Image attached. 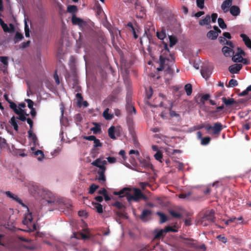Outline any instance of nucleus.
I'll return each instance as SVG.
<instances>
[{
	"label": "nucleus",
	"instance_id": "11",
	"mask_svg": "<svg viewBox=\"0 0 251 251\" xmlns=\"http://www.w3.org/2000/svg\"><path fill=\"white\" fill-rule=\"evenodd\" d=\"M153 233L154 234L153 239L155 240H159L161 238H163L165 236L166 233L165 229H161L160 230L156 229L154 230Z\"/></svg>",
	"mask_w": 251,
	"mask_h": 251
},
{
	"label": "nucleus",
	"instance_id": "28",
	"mask_svg": "<svg viewBox=\"0 0 251 251\" xmlns=\"http://www.w3.org/2000/svg\"><path fill=\"white\" fill-rule=\"evenodd\" d=\"M151 214L152 212L151 210L145 209L142 211L140 218L142 220H145L147 216L151 215Z\"/></svg>",
	"mask_w": 251,
	"mask_h": 251
},
{
	"label": "nucleus",
	"instance_id": "22",
	"mask_svg": "<svg viewBox=\"0 0 251 251\" xmlns=\"http://www.w3.org/2000/svg\"><path fill=\"white\" fill-rule=\"evenodd\" d=\"M240 37L242 38L246 46L250 49H251V40L245 34H241Z\"/></svg>",
	"mask_w": 251,
	"mask_h": 251
},
{
	"label": "nucleus",
	"instance_id": "36",
	"mask_svg": "<svg viewBox=\"0 0 251 251\" xmlns=\"http://www.w3.org/2000/svg\"><path fill=\"white\" fill-rule=\"evenodd\" d=\"M109 108H106L103 113V116L104 118L107 120H109L112 119L113 116L108 113Z\"/></svg>",
	"mask_w": 251,
	"mask_h": 251
},
{
	"label": "nucleus",
	"instance_id": "41",
	"mask_svg": "<svg viewBox=\"0 0 251 251\" xmlns=\"http://www.w3.org/2000/svg\"><path fill=\"white\" fill-rule=\"evenodd\" d=\"M210 140L211 138L208 136L202 138L201 140V144L204 146L207 145L209 143Z\"/></svg>",
	"mask_w": 251,
	"mask_h": 251
},
{
	"label": "nucleus",
	"instance_id": "64",
	"mask_svg": "<svg viewBox=\"0 0 251 251\" xmlns=\"http://www.w3.org/2000/svg\"><path fill=\"white\" fill-rule=\"evenodd\" d=\"M107 161L110 163H114L116 161V159L114 157H108L107 158Z\"/></svg>",
	"mask_w": 251,
	"mask_h": 251
},
{
	"label": "nucleus",
	"instance_id": "30",
	"mask_svg": "<svg viewBox=\"0 0 251 251\" xmlns=\"http://www.w3.org/2000/svg\"><path fill=\"white\" fill-rule=\"evenodd\" d=\"M169 41H170V47H173L175 45L177 42V39L176 37L175 36H169Z\"/></svg>",
	"mask_w": 251,
	"mask_h": 251
},
{
	"label": "nucleus",
	"instance_id": "55",
	"mask_svg": "<svg viewBox=\"0 0 251 251\" xmlns=\"http://www.w3.org/2000/svg\"><path fill=\"white\" fill-rule=\"evenodd\" d=\"M209 98H210L209 94H204L201 97V98L200 100V101L201 103H204V101L208 100Z\"/></svg>",
	"mask_w": 251,
	"mask_h": 251
},
{
	"label": "nucleus",
	"instance_id": "43",
	"mask_svg": "<svg viewBox=\"0 0 251 251\" xmlns=\"http://www.w3.org/2000/svg\"><path fill=\"white\" fill-rule=\"evenodd\" d=\"M8 145L6 143V140L1 137H0V147L1 148H6L8 147Z\"/></svg>",
	"mask_w": 251,
	"mask_h": 251
},
{
	"label": "nucleus",
	"instance_id": "49",
	"mask_svg": "<svg viewBox=\"0 0 251 251\" xmlns=\"http://www.w3.org/2000/svg\"><path fill=\"white\" fill-rule=\"evenodd\" d=\"M196 3L197 6L200 9L204 8V0H197Z\"/></svg>",
	"mask_w": 251,
	"mask_h": 251
},
{
	"label": "nucleus",
	"instance_id": "1",
	"mask_svg": "<svg viewBox=\"0 0 251 251\" xmlns=\"http://www.w3.org/2000/svg\"><path fill=\"white\" fill-rule=\"evenodd\" d=\"M175 67L174 57L170 53L167 44L164 43V49L159 56V67L157 70L158 71L164 70L167 74L172 76L174 74Z\"/></svg>",
	"mask_w": 251,
	"mask_h": 251
},
{
	"label": "nucleus",
	"instance_id": "27",
	"mask_svg": "<svg viewBox=\"0 0 251 251\" xmlns=\"http://www.w3.org/2000/svg\"><path fill=\"white\" fill-rule=\"evenodd\" d=\"M23 39H24L23 35L22 33L17 31V32H16V34L15 35L14 38V43L15 44L17 43L20 41L22 40Z\"/></svg>",
	"mask_w": 251,
	"mask_h": 251
},
{
	"label": "nucleus",
	"instance_id": "19",
	"mask_svg": "<svg viewBox=\"0 0 251 251\" xmlns=\"http://www.w3.org/2000/svg\"><path fill=\"white\" fill-rule=\"evenodd\" d=\"M222 100L223 103L227 106L234 104H237L236 101L232 98L226 99V97H223L222 98Z\"/></svg>",
	"mask_w": 251,
	"mask_h": 251
},
{
	"label": "nucleus",
	"instance_id": "6",
	"mask_svg": "<svg viewBox=\"0 0 251 251\" xmlns=\"http://www.w3.org/2000/svg\"><path fill=\"white\" fill-rule=\"evenodd\" d=\"M142 196V192L138 188L134 189V194L133 195H128L127 197V200L128 201H130L132 200L137 202L141 199V196Z\"/></svg>",
	"mask_w": 251,
	"mask_h": 251
},
{
	"label": "nucleus",
	"instance_id": "18",
	"mask_svg": "<svg viewBox=\"0 0 251 251\" xmlns=\"http://www.w3.org/2000/svg\"><path fill=\"white\" fill-rule=\"evenodd\" d=\"M30 193L35 197H37L40 195L41 190L36 185H33L29 190Z\"/></svg>",
	"mask_w": 251,
	"mask_h": 251
},
{
	"label": "nucleus",
	"instance_id": "38",
	"mask_svg": "<svg viewBox=\"0 0 251 251\" xmlns=\"http://www.w3.org/2000/svg\"><path fill=\"white\" fill-rule=\"evenodd\" d=\"M156 36L160 40H163L166 37V32L165 30H162L160 32H157Z\"/></svg>",
	"mask_w": 251,
	"mask_h": 251
},
{
	"label": "nucleus",
	"instance_id": "23",
	"mask_svg": "<svg viewBox=\"0 0 251 251\" xmlns=\"http://www.w3.org/2000/svg\"><path fill=\"white\" fill-rule=\"evenodd\" d=\"M92 205L93 209H95L98 213H102L103 212L102 206L101 204L96 202H92Z\"/></svg>",
	"mask_w": 251,
	"mask_h": 251
},
{
	"label": "nucleus",
	"instance_id": "4",
	"mask_svg": "<svg viewBox=\"0 0 251 251\" xmlns=\"http://www.w3.org/2000/svg\"><path fill=\"white\" fill-rule=\"evenodd\" d=\"M205 128L208 132L211 131L210 133L211 134L219 135L223 129V126L221 123L216 122L213 124V126L206 125Z\"/></svg>",
	"mask_w": 251,
	"mask_h": 251
},
{
	"label": "nucleus",
	"instance_id": "45",
	"mask_svg": "<svg viewBox=\"0 0 251 251\" xmlns=\"http://www.w3.org/2000/svg\"><path fill=\"white\" fill-rule=\"evenodd\" d=\"M67 11L69 13H74L77 11V7L75 5H69L67 7Z\"/></svg>",
	"mask_w": 251,
	"mask_h": 251
},
{
	"label": "nucleus",
	"instance_id": "21",
	"mask_svg": "<svg viewBox=\"0 0 251 251\" xmlns=\"http://www.w3.org/2000/svg\"><path fill=\"white\" fill-rule=\"evenodd\" d=\"M230 12L233 16H237L240 13V9L238 6L233 5L230 7Z\"/></svg>",
	"mask_w": 251,
	"mask_h": 251
},
{
	"label": "nucleus",
	"instance_id": "15",
	"mask_svg": "<svg viewBox=\"0 0 251 251\" xmlns=\"http://www.w3.org/2000/svg\"><path fill=\"white\" fill-rule=\"evenodd\" d=\"M114 194L115 195L119 196V197L122 198L124 197H126L127 198L129 194V189L127 188H125L120 191L119 192H114Z\"/></svg>",
	"mask_w": 251,
	"mask_h": 251
},
{
	"label": "nucleus",
	"instance_id": "24",
	"mask_svg": "<svg viewBox=\"0 0 251 251\" xmlns=\"http://www.w3.org/2000/svg\"><path fill=\"white\" fill-rule=\"evenodd\" d=\"M139 160L142 167H144V168H150L152 167V165L150 163L149 160H148L142 159H139Z\"/></svg>",
	"mask_w": 251,
	"mask_h": 251
},
{
	"label": "nucleus",
	"instance_id": "44",
	"mask_svg": "<svg viewBox=\"0 0 251 251\" xmlns=\"http://www.w3.org/2000/svg\"><path fill=\"white\" fill-rule=\"evenodd\" d=\"M99 188V186L96 185L95 184H92L89 188V193L90 194H93L96 191V190Z\"/></svg>",
	"mask_w": 251,
	"mask_h": 251
},
{
	"label": "nucleus",
	"instance_id": "16",
	"mask_svg": "<svg viewBox=\"0 0 251 251\" xmlns=\"http://www.w3.org/2000/svg\"><path fill=\"white\" fill-rule=\"evenodd\" d=\"M108 136L111 139L115 140L116 139L115 134H118V132L116 130L114 126H111L108 129Z\"/></svg>",
	"mask_w": 251,
	"mask_h": 251
},
{
	"label": "nucleus",
	"instance_id": "10",
	"mask_svg": "<svg viewBox=\"0 0 251 251\" xmlns=\"http://www.w3.org/2000/svg\"><path fill=\"white\" fill-rule=\"evenodd\" d=\"M46 195L47 196H45L43 199L46 200L48 203L53 204L55 206L54 208H57V202L55 201L53 195L51 193H47Z\"/></svg>",
	"mask_w": 251,
	"mask_h": 251
},
{
	"label": "nucleus",
	"instance_id": "46",
	"mask_svg": "<svg viewBox=\"0 0 251 251\" xmlns=\"http://www.w3.org/2000/svg\"><path fill=\"white\" fill-rule=\"evenodd\" d=\"M154 156L156 160L160 162H162L161 159H162L163 155L160 151H157L154 154Z\"/></svg>",
	"mask_w": 251,
	"mask_h": 251
},
{
	"label": "nucleus",
	"instance_id": "8",
	"mask_svg": "<svg viewBox=\"0 0 251 251\" xmlns=\"http://www.w3.org/2000/svg\"><path fill=\"white\" fill-rule=\"evenodd\" d=\"M72 22L74 25H77L80 27H83L86 25V22L85 21L77 17L75 14L72 16Z\"/></svg>",
	"mask_w": 251,
	"mask_h": 251
},
{
	"label": "nucleus",
	"instance_id": "59",
	"mask_svg": "<svg viewBox=\"0 0 251 251\" xmlns=\"http://www.w3.org/2000/svg\"><path fill=\"white\" fill-rule=\"evenodd\" d=\"M139 185L143 190H144L147 186H151V185L148 182H140Z\"/></svg>",
	"mask_w": 251,
	"mask_h": 251
},
{
	"label": "nucleus",
	"instance_id": "31",
	"mask_svg": "<svg viewBox=\"0 0 251 251\" xmlns=\"http://www.w3.org/2000/svg\"><path fill=\"white\" fill-rule=\"evenodd\" d=\"M93 124L95 126L91 128V131H92L94 134H97L100 132L101 131L100 125L97 123H94Z\"/></svg>",
	"mask_w": 251,
	"mask_h": 251
},
{
	"label": "nucleus",
	"instance_id": "56",
	"mask_svg": "<svg viewBox=\"0 0 251 251\" xmlns=\"http://www.w3.org/2000/svg\"><path fill=\"white\" fill-rule=\"evenodd\" d=\"M8 58L6 56H0V61L4 65L6 66L8 65Z\"/></svg>",
	"mask_w": 251,
	"mask_h": 251
},
{
	"label": "nucleus",
	"instance_id": "13",
	"mask_svg": "<svg viewBox=\"0 0 251 251\" xmlns=\"http://www.w3.org/2000/svg\"><path fill=\"white\" fill-rule=\"evenodd\" d=\"M245 55L244 51L241 49L238 48L237 52L235 55H233L232 58V60L234 62H240L241 59L242 58L241 55Z\"/></svg>",
	"mask_w": 251,
	"mask_h": 251
},
{
	"label": "nucleus",
	"instance_id": "17",
	"mask_svg": "<svg viewBox=\"0 0 251 251\" xmlns=\"http://www.w3.org/2000/svg\"><path fill=\"white\" fill-rule=\"evenodd\" d=\"M211 73V70L207 67H203L201 70V75L206 79L210 77Z\"/></svg>",
	"mask_w": 251,
	"mask_h": 251
},
{
	"label": "nucleus",
	"instance_id": "20",
	"mask_svg": "<svg viewBox=\"0 0 251 251\" xmlns=\"http://www.w3.org/2000/svg\"><path fill=\"white\" fill-rule=\"evenodd\" d=\"M62 203L63 204V206L66 208L67 209V211L66 213H65V214H70V211H72V204L71 202L68 200V201H62Z\"/></svg>",
	"mask_w": 251,
	"mask_h": 251
},
{
	"label": "nucleus",
	"instance_id": "50",
	"mask_svg": "<svg viewBox=\"0 0 251 251\" xmlns=\"http://www.w3.org/2000/svg\"><path fill=\"white\" fill-rule=\"evenodd\" d=\"M113 205L120 210L122 209L123 208H125L122 202H119V201L115 202L113 204Z\"/></svg>",
	"mask_w": 251,
	"mask_h": 251
},
{
	"label": "nucleus",
	"instance_id": "53",
	"mask_svg": "<svg viewBox=\"0 0 251 251\" xmlns=\"http://www.w3.org/2000/svg\"><path fill=\"white\" fill-rule=\"evenodd\" d=\"M25 101L27 103L28 107L29 109H30V110L34 108V107H33L34 102L31 100L25 99Z\"/></svg>",
	"mask_w": 251,
	"mask_h": 251
},
{
	"label": "nucleus",
	"instance_id": "60",
	"mask_svg": "<svg viewBox=\"0 0 251 251\" xmlns=\"http://www.w3.org/2000/svg\"><path fill=\"white\" fill-rule=\"evenodd\" d=\"M15 114H16L18 115H20L21 114H27L24 110L20 108H18L17 111H15Z\"/></svg>",
	"mask_w": 251,
	"mask_h": 251
},
{
	"label": "nucleus",
	"instance_id": "29",
	"mask_svg": "<svg viewBox=\"0 0 251 251\" xmlns=\"http://www.w3.org/2000/svg\"><path fill=\"white\" fill-rule=\"evenodd\" d=\"M156 214L160 217V223L161 224L164 223L168 220L167 216L163 213L157 212Z\"/></svg>",
	"mask_w": 251,
	"mask_h": 251
},
{
	"label": "nucleus",
	"instance_id": "5",
	"mask_svg": "<svg viewBox=\"0 0 251 251\" xmlns=\"http://www.w3.org/2000/svg\"><path fill=\"white\" fill-rule=\"evenodd\" d=\"M28 116V114H21L18 116L15 117L13 116L11 117L10 120L9 121V123L13 127L14 129L16 131H18L19 130V126L18 125V120H20L22 122H25L27 120L26 116Z\"/></svg>",
	"mask_w": 251,
	"mask_h": 251
},
{
	"label": "nucleus",
	"instance_id": "12",
	"mask_svg": "<svg viewBox=\"0 0 251 251\" xmlns=\"http://www.w3.org/2000/svg\"><path fill=\"white\" fill-rule=\"evenodd\" d=\"M242 68V65L241 64H235L230 66L228 70L231 74H238Z\"/></svg>",
	"mask_w": 251,
	"mask_h": 251
},
{
	"label": "nucleus",
	"instance_id": "54",
	"mask_svg": "<svg viewBox=\"0 0 251 251\" xmlns=\"http://www.w3.org/2000/svg\"><path fill=\"white\" fill-rule=\"evenodd\" d=\"M76 98L78 100V104L79 106L81 105V101L83 100V97L80 93H77L75 95Z\"/></svg>",
	"mask_w": 251,
	"mask_h": 251
},
{
	"label": "nucleus",
	"instance_id": "9",
	"mask_svg": "<svg viewBox=\"0 0 251 251\" xmlns=\"http://www.w3.org/2000/svg\"><path fill=\"white\" fill-rule=\"evenodd\" d=\"M183 243L186 245L188 247L198 248V246L197 245V241L192 238H183Z\"/></svg>",
	"mask_w": 251,
	"mask_h": 251
},
{
	"label": "nucleus",
	"instance_id": "35",
	"mask_svg": "<svg viewBox=\"0 0 251 251\" xmlns=\"http://www.w3.org/2000/svg\"><path fill=\"white\" fill-rule=\"evenodd\" d=\"M184 89L188 96H190L191 95L192 92V86L191 84L188 83L186 84L184 87Z\"/></svg>",
	"mask_w": 251,
	"mask_h": 251
},
{
	"label": "nucleus",
	"instance_id": "40",
	"mask_svg": "<svg viewBox=\"0 0 251 251\" xmlns=\"http://www.w3.org/2000/svg\"><path fill=\"white\" fill-rule=\"evenodd\" d=\"M218 23L219 26L222 29H225L226 28V25L225 24L224 20L221 18H219L218 19Z\"/></svg>",
	"mask_w": 251,
	"mask_h": 251
},
{
	"label": "nucleus",
	"instance_id": "58",
	"mask_svg": "<svg viewBox=\"0 0 251 251\" xmlns=\"http://www.w3.org/2000/svg\"><path fill=\"white\" fill-rule=\"evenodd\" d=\"M94 148L100 147L102 146V144L100 143V140L97 138H96V139L94 140Z\"/></svg>",
	"mask_w": 251,
	"mask_h": 251
},
{
	"label": "nucleus",
	"instance_id": "25",
	"mask_svg": "<svg viewBox=\"0 0 251 251\" xmlns=\"http://www.w3.org/2000/svg\"><path fill=\"white\" fill-rule=\"evenodd\" d=\"M218 36V34L217 33V32H216L214 30H210L207 33V38H208L209 39H210L211 40L216 39L217 38Z\"/></svg>",
	"mask_w": 251,
	"mask_h": 251
},
{
	"label": "nucleus",
	"instance_id": "32",
	"mask_svg": "<svg viewBox=\"0 0 251 251\" xmlns=\"http://www.w3.org/2000/svg\"><path fill=\"white\" fill-rule=\"evenodd\" d=\"M224 108V105H222L221 106H217L216 107V110L211 111L209 112V113H210V114H212V116H213L214 117L217 118V113L218 111H220L223 110Z\"/></svg>",
	"mask_w": 251,
	"mask_h": 251
},
{
	"label": "nucleus",
	"instance_id": "61",
	"mask_svg": "<svg viewBox=\"0 0 251 251\" xmlns=\"http://www.w3.org/2000/svg\"><path fill=\"white\" fill-rule=\"evenodd\" d=\"M1 27L5 32H9L10 31L8 25L5 23H4L1 25Z\"/></svg>",
	"mask_w": 251,
	"mask_h": 251
},
{
	"label": "nucleus",
	"instance_id": "3",
	"mask_svg": "<svg viewBox=\"0 0 251 251\" xmlns=\"http://www.w3.org/2000/svg\"><path fill=\"white\" fill-rule=\"evenodd\" d=\"M215 219V211L212 209L205 213L201 220V224L204 226H207L209 224L214 222Z\"/></svg>",
	"mask_w": 251,
	"mask_h": 251
},
{
	"label": "nucleus",
	"instance_id": "39",
	"mask_svg": "<svg viewBox=\"0 0 251 251\" xmlns=\"http://www.w3.org/2000/svg\"><path fill=\"white\" fill-rule=\"evenodd\" d=\"M230 3L225 2V1H223L221 5V8L224 10V12H226L228 10V8L231 6Z\"/></svg>",
	"mask_w": 251,
	"mask_h": 251
},
{
	"label": "nucleus",
	"instance_id": "2",
	"mask_svg": "<svg viewBox=\"0 0 251 251\" xmlns=\"http://www.w3.org/2000/svg\"><path fill=\"white\" fill-rule=\"evenodd\" d=\"M91 164L95 167L99 168L97 173L99 175L98 179L100 181L105 182L106 180L104 175L106 171L105 165H107V162L105 160H103L102 158L99 157L93 161Z\"/></svg>",
	"mask_w": 251,
	"mask_h": 251
},
{
	"label": "nucleus",
	"instance_id": "62",
	"mask_svg": "<svg viewBox=\"0 0 251 251\" xmlns=\"http://www.w3.org/2000/svg\"><path fill=\"white\" fill-rule=\"evenodd\" d=\"M84 139L88 140V141H94L96 139V137L94 135H90L88 136H84Z\"/></svg>",
	"mask_w": 251,
	"mask_h": 251
},
{
	"label": "nucleus",
	"instance_id": "14",
	"mask_svg": "<svg viewBox=\"0 0 251 251\" xmlns=\"http://www.w3.org/2000/svg\"><path fill=\"white\" fill-rule=\"evenodd\" d=\"M233 48L224 46L222 48V52L226 57L231 56L233 55L234 52L232 49Z\"/></svg>",
	"mask_w": 251,
	"mask_h": 251
},
{
	"label": "nucleus",
	"instance_id": "63",
	"mask_svg": "<svg viewBox=\"0 0 251 251\" xmlns=\"http://www.w3.org/2000/svg\"><path fill=\"white\" fill-rule=\"evenodd\" d=\"M26 121H27V123L29 125V127H30L29 130L33 129V121L31 119H30V118H27Z\"/></svg>",
	"mask_w": 251,
	"mask_h": 251
},
{
	"label": "nucleus",
	"instance_id": "34",
	"mask_svg": "<svg viewBox=\"0 0 251 251\" xmlns=\"http://www.w3.org/2000/svg\"><path fill=\"white\" fill-rule=\"evenodd\" d=\"M34 155L37 156V159L39 161L42 160L44 157V154L43 152L41 150H37L34 152Z\"/></svg>",
	"mask_w": 251,
	"mask_h": 251
},
{
	"label": "nucleus",
	"instance_id": "48",
	"mask_svg": "<svg viewBox=\"0 0 251 251\" xmlns=\"http://www.w3.org/2000/svg\"><path fill=\"white\" fill-rule=\"evenodd\" d=\"M25 37H29L30 36V30L26 22L25 24Z\"/></svg>",
	"mask_w": 251,
	"mask_h": 251
},
{
	"label": "nucleus",
	"instance_id": "33",
	"mask_svg": "<svg viewBox=\"0 0 251 251\" xmlns=\"http://www.w3.org/2000/svg\"><path fill=\"white\" fill-rule=\"evenodd\" d=\"M126 108V110L128 113H134V114L136 113L135 108L134 106L131 103H127Z\"/></svg>",
	"mask_w": 251,
	"mask_h": 251
},
{
	"label": "nucleus",
	"instance_id": "26",
	"mask_svg": "<svg viewBox=\"0 0 251 251\" xmlns=\"http://www.w3.org/2000/svg\"><path fill=\"white\" fill-rule=\"evenodd\" d=\"M210 22V17L209 15L206 16V17L202 20L199 21V24L201 25H209Z\"/></svg>",
	"mask_w": 251,
	"mask_h": 251
},
{
	"label": "nucleus",
	"instance_id": "37",
	"mask_svg": "<svg viewBox=\"0 0 251 251\" xmlns=\"http://www.w3.org/2000/svg\"><path fill=\"white\" fill-rule=\"evenodd\" d=\"M28 138H31L33 142H36L37 138L36 135L33 133V129L29 130L28 131Z\"/></svg>",
	"mask_w": 251,
	"mask_h": 251
},
{
	"label": "nucleus",
	"instance_id": "52",
	"mask_svg": "<svg viewBox=\"0 0 251 251\" xmlns=\"http://www.w3.org/2000/svg\"><path fill=\"white\" fill-rule=\"evenodd\" d=\"M164 229H165L166 233L169 232H176L177 231L176 229H175L173 226H166Z\"/></svg>",
	"mask_w": 251,
	"mask_h": 251
},
{
	"label": "nucleus",
	"instance_id": "57",
	"mask_svg": "<svg viewBox=\"0 0 251 251\" xmlns=\"http://www.w3.org/2000/svg\"><path fill=\"white\" fill-rule=\"evenodd\" d=\"M191 195V192H188L187 193H181L179 195L178 197L180 199H185Z\"/></svg>",
	"mask_w": 251,
	"mask_h": 251
},
{
	"label": "nucleus",
	"instance_id": "51",
	"mask_svg": "<svg viewBox=\"0 0 251 251\" xmlns=\"http://www.w3.org/2000/svg\"><path fill=\"white\" fill-rule=\"evenodd\" d=\"M169 213L172 217L176 218H179L181 217L180 214L177 213L174 210L169 211Z\"/></svg>",
	"mask_w": 251,
	"mask_h": 251
},
{
	"label": "nucleus",
	"instance_id": "7",
	"mask_svg": "<svg viewBox=\"0 0 251 251\" xmlns=\"http://www.w3.org/2000/svg\"><path fill=\"white\" fill-rule=\"evenodd\" d=\"M5 194L6 195V196L7 197H8V198L12 199L13 200L16 201L19 204L21 205L23 207H27V206L23 202L22 200L21 199H20L18 197V196L17 195L13 194L12 193H11L10 191H6L5 192Z\"/></svg>",
	"mask_w": 251,
	"mask_h": 251
},
{
	"label": "nucleus",
	"instance_id": "47",
	"mask_svg": "<svg viewBox=\"0 0 251 251\" xmlns=\"http://www.w3.org/2000/svg\"><path fill=\"white\" fill-rule=\"evenodd\" d=\"M238 82L235 79H231L229 80V82H228V87H235L236 86L238 85Z\"/></svg>",
	"mask_w": 251,
	"mask_h": 251
},
{
	"label": "nucleus",
	"instance_id": "42",
	"mask_svg": "<svg viewBox=\"0 0 251 251\" xmlns=\"http://www.w3.org/2000/svg\"><path fill=\"white\" fill-rule=\"evenodd\" d=\"M5 99L8 101V102L10 103V107L13 110L14 112L15 113V111H17L18 108H17V105L12 101H9L7 100V97L5 96Z\"/></svg>",
	"mask_w": 251,
	"mask_h": 251
}]
</instances>
